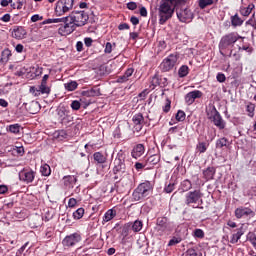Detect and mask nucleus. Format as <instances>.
<instances>
[{
    "label": "nucleus",
    "mask_w": 256,
    "mask_h": 256,
    "mask_svg": "<svg viewBox=\"0 0 256 256\" xmlns=\"http://www.w3.org/2000/svg\"><path fill=\"white\" fill-rule=\"evenodd\" d=\"M229 140L225 137L220 138L216 141V147L217 149H223V147H228Z\"/></svg>",
    "instance_id": "c9c22d12"
},
{
    "label": "nucleus",
    "mask_w": 256,
    "mask_h": 256,
    "mask_svg": "<svg viewBox=\"0 0 256 256\" xmlns=\"http://www.w3.org/2000/svg\"><path fill=\"white\" fill-rule=\"evenodd\" d=\"M177 61H179V55L177 54H170L167 58H165L161 65L160 69L164 72L167 73L168 71H171L175 65H177Z\"/></svg>",
    "instance_id": "9d476101"
},
{
    "label": "nucleus",
    "mask_w": 256,
    "mask_h": 256,
    "mask_svg": "<svg viewBox=\"0 0 256 256\" xmlns=\"http://www.w3.org/2000/svg\"><path fill=\"white\" fill-rule=\"evenodd\" d=\"M194 237H197L198 239H203V237H205V232H203L202 229H196L194 230Z\"/></svg>",
    "instance_id": "603ef678"
},
{
    "label": "nucleus",
    "mask_w": 256,
    "mask_h": 256,
    "mask_svg": "<svg viewBox=\"0 0 256 256\" xmlns=\"http://www.w3.org/2000/svg\"><path fill=\"white\" fill-rule=\"evenodd\" d=\"M132 122L134 123V129L139 133L141 129H143V126L145 125V117H143L142 113H136L132 117Z\"/></svg>",
    "instance_id": "4468645a"
},
{
    "label": "nucleus",
    "mask_w": 256,
    "mask_h": 256,
    "mask_svg": "<svg viewBox=\"0 0 256 256\" xmlns=\"http://www.w3.org/2000/svg\"><path fill=\"white\" fill-rule=\"evenodd\" d=\"M40 173L43 177H49V175H51V166H49V164H43L40 167Z\"/></svg>",
    "instance_id": "f704fd0d"
},
{
    "label": "nucleus",
    "mask_w": 256,
    "mask_h": 256,
    "mask_svg": "<svg viewBox=\"0 0 256 256\" xmlns=\"http://www.w3.org/2000/svg\"><path fill=\"white\" fill-rule=\"evenodd\" d=\"M84 95H86L87 97H97L98 95H100L99 88L94 87V88L84 92Z\"/></svg>",
    "instance_id": "58836bf2"
},
{
    "label": "nucleus",
    "mask_w": 256,
    "mask_h": 256,
    "mask_svg": "<svg viewBox=\"0 0 256 256\" xmlns=\"http://www.w3.org/2000/svg\"><path fill=\"white\" fill-rule=\"evenodd\" d=\"M79 241H81V234L73 233V234L66 236L62 240V245L64 247H75V245H77V243H79Z\"/></svg>",
    "instance_id": "f8f14e48"
},
{
    "label": "nucleus",
    "mask_w": 256,
    "mask_h": 256,
    "mask_svg": "<svg viewBox=\"0 0 256 256\" xmlns=\"http://www.w3.org/2000/svg\"><path fill=\"white\" fill-rule=\"evenodd\" d=\"M11 55H12V54H11V50L5 49V50L2 52L1 61H2L3 63H7V61H9Z\"/></svg>",
    "instance_id": "79ce46f5"
},
{
    "label": "nucleus",
    "mask_w": 256,
    "mask_h": 256,
    "mask_svg": "<svg viewBox=\"0 0 256 256\" xmlns=\"http://www.w3.org/2000/svg\"><path fill=\"white\" fill-rule=\"evenodd\" d=\"M134 71L135 70L133 68H128L125 71L124 75H122L118 78V83H125V81H129V77H131V75H133Z\"/></svg>",
    "instance_id": "393cba45"
},
{
    "label": "nucleus",
    "mask_w": 256,
    "mask_h": 256,
    "mask_svg": "<svg viewBox=\"0 0 256 256\" xmlns=\"http://www.w3.org/2000/svg\"><path fill=\"white\" fill-rule=\"evenodd\" d=\"M247 240L251 242V245H253L254 249L256 250V234L249 232L247 235Z\"/></svg>",
    "instance_id": "a18cd8bd"
},
{
    "label": "nucleus",
    "mask_w": 256,
    "mask_h": 256,
    "mask_svg": "<svg viewBox=\"0 0 256 256\" xmlns=\"http://www.w3.org/2000/svg\"><path fill=\"white\" fill-rule=\"evenodd\" d=\"M30 93H32L34 97H39V95H43V93H41V88L39 86L38 89L35 86H32L30 88Z\"/></svg>",
    "instance_id": "09e8293b"
},
{
    "label": "nucleus",
    "mask_w": 256,
    "mask_h": 256,
    "mask_svg": "<svg viewBox=\"0 0 256 256\" xmlns=\"http://www.w3.org/2000/svg\"><path fill=\"white\" fill-rule=\"evenodd\" d=\"M216 79L219 83H225V81L227 80V77L223 73H218L216 76Z\"/></svg>",
    "instance_id": "6e6d98bb"
},
{
    "label": "nucleus",
    "mask_w": 256,
    "mask_h": 256,
    "mask_svg": "<svg viewBox=\"0 0 256 256\" xmlns=\"http://www.w3.org/2000/svg\"><path fill=\"white\" fill-rule=\"evenodd\" d=\"M215 167H208L206 170L203 171V177L207 181H211L215 177Z\"/></svg>",
    "instance_id": "4be33fe9"
},
{
    "label": "nucleus",
    "mask_w": 256,
    "mask_h": 256,
    "mask_svg": "<svg viewBox=\"0 0 256 256\" xmlns=\"http://www.w3.org/2000/svg\"><path fill=\"white\" fill-rule=\"evenodd\" d=\"M35 175L36 172L33 171L32 169H23L19 172V179L20 181H22L23 183L29 184V183H33V181H35Z\"/></svg>",
    "instance_id": "9b49d317"
},
{
    "label": "nucleus",
    "mask_w": 256,
    "mask_h": 256,
    "mask_svg": "<svg viewBox=\"0 0 256 256\" xmlns=\"http://www.w3.org/2000/svg\"><path fill=\"white\" fill-rule=\"evenodd\" d=\"M183 5H187V0H161L158 8L160 25H165L173 17L175 9H179Z\"/></svg>",
    "instance_id": "f03ea898"
},
{
    "label": "nucleus",
    "mask_w": 256,
    "mask_h": 256,
    "mask_svg": "<svg viewBox=\"0 0 256 256\" xmlns=\"http://www.w3.org/2000/svg\"><path fill=\"white\" fill-rule=\"evenodd\" d=\"M165 193H173L175 191V183H170L164 188Z\"/></svg>",
    "instance_id": "864d4df0"
},
{
    "label": "nucleus",
    "mask_w": 256,
    "mask_h": 256,
    "mask_svg": "<svg viewBox=\"0 0 256 256\" xmlns=\"http://www.w3.org/2000/svg\"><path fill=\"white\" fill-rule=\"evenodd\" d=\"M239 39L244 38L237 32H231L224 35L219 42L220 53L223 55L222 51H225V49H229V47H233V45H235V43H237Z\"/></svg>",
    "instance_id": "423d86ee"
},
{
    "label": "nucleus",
    "mask_w": 256,
    "mask_h": 256,
    "mask_svg": "<svg viewBox=\"0 0 256 256\" xmlns=\"http://www.w3.org/2000/svg\"><path fill=\"white\" fill-rule=\"evenodd\" d=\"M71 108L73 111H79L81 109V102L77 100L72 101Z\"/></svg>",
    "instance_id": "3c124183"
},
{
    "label": "nucleus",
    "mask_w": 256,
    "mask_h": 256,
    "mask_svg": "<svg viewBox=\"0 0 256 256\" xmlns=\"http://www.w3.org/2000/svg\"><path fill=\"white\" fill-rule=\"evenodd\" d=\"M85 215V209L84 208H78L74 213H73V218L76 220L83 219V216Z\"/></svg>",
    "instance_id": "a19ab883"
},
{
    "label": "nucleus",
    "mask_w": 256,
    "mask_h": 256,
    "mask_svg": "<svg viewBox=\"0 0 256 256\" xmlns=\"http://www.w3.org/2000/svg\"><path fill=\"white\" fill-rule=\"evenodd\" d=\"M190 189H193V184L190 182L189 179H186V180L181 182L180 191H182V193L190 191Z\"/></svg>",
    "instance_id": "bb28decb"
},
{
    "label": "nucleus",
    "mask_w": 256,
    "mask_h": 256,
    "mask_svg": "<svg viewBox=\"0 0 256 256\" xmlns=\"http://www.w3.org/2000/svg\"><path fill=\"white\" fill-rule=\"evenodd\" d=\"M6 131L14 135H19V133H21V126L19 124H11L6 127Z\"/></svg>",
    "instance_id": "a878e982"
},
{
    "label": "nucleus",
    "mask_w": 256,
    "mask_h": 256,
    "mask_svg": "<svg viewBox=\"0 0 256 256\" xmlns=\"http://www.w3.org/2000/svg\"><path fill=\"white\" fill-rule=\"evenodd\" d=\"M163 111L164 113H169V111H171V100L166 99V104L163 107Z\"/></svg>",
    "instance_id": "4d7b16f0"
},
{
    "label": "nucleus",
    "mask_w": 256,
    "mask_h": 256,
    "mask_svg": "<svg viewBox=\"0 0 256 256\" xmlns=\"http://www.w3.org/2000/svg\"><path fill=\"white\" fill-rule=\"evenodd\" d=\"M113 51V44L111 42H107L105 45L104 53L110 54Z\"/></svg>",
    "instance_id": "5fc2aeb1"
},
{
    "label": "nucleus",
    "mask_w": 256,
    "mask_h": 256,
    "mask_svg": "<svg viewBox=\"0 0 256 256\" xmlns=\"http://www.w3.org/2000/svg\"><path fill=\"white\" fill-rule=\"evenodd\" d=\"M127 9H129L130 11H135V9H137V3L136 2H128Z\"/></svg>",
    "instance_id": "680f3d73"
},
{
    "label": "nucleus",
    "mask_w": 256,
    "mask_h": 256,
    "mask_svg": "<svg viewBox=\"0 0 256 256\" xmlns=\"http://www.w3.org/2000/svg\"><path fill=\"white\" fill-rule=\"evenodd\" d=\"M57 115L59 121H61L66 115H69V111H67V108H65V106H60L57 109Z\"/></svg>",
    "instance_id": "e433bc0d"
},
{
    "label": "nucleus",
    "mask_w": 256,
    "mask_h": 256,
    "mask_svg": "<svg viewBox=\"0 0 256 256\" xmlns=\"http://www.w3.org/2000/svg\"><path fill=\"white\" fill-rule=\"evenodd\" d=\"M93 157L94 161H96V163H99L100 165H102L103 163H107V157H105V155H103V153L101 152L94 153Z\"/></svg>",
    "instance_id": "c85d7f7f"
},
{
    "label": "nucleus",
    "mask_w": 256,
    "mask_h": 256,
    "mask_svg": "<svg viewBox=\"0 0 256 256\" xmlns=\"http://www.w3.org/2000/svg\"><path fill=\"white\" fill-rule=\"evenodd\" d=\"M209 149V143L207 142H198L196 145L197 153H205Z\"/></svg>",
    "instance_id": "7c9ffc66"
},
{
    "label": "nucleus",
    "mask_w": 256,
    "mask_h": 256,
    "mask_svg": "<svg viewBox=\"0 0 256 256\" xmlns=\"http://www.w3.org/2000/svg\"><path fill=\"white\" fill-rule=\"evenodd\" d=\"M151 191H153V184L149 181H145L139 184L133 191L132 199L133 201H143V199L151 195Z\"/></svg>",
    "instance_id": "7ed1b4c3"
},
{
    "label": "nucleus",
    "mask_w": 256,
    "mask_h": 256,
    "mask_svg": "<svg viewBox=\"0 0 256 256\" xmlns=\"http://www.w3.org/2000/svg\"><path fill=\"white\" fill-rule=\"evenodd\" d=\"M143 155H145V145H135L131 152V156L133 157V159H139V157H143Z\"/></svg>",
    "instance_id": "f3484780"
},
{
    "label": "nucleus",
    "mask_w": 256,
    "mask_h": 256,
    "mask_svg": "<svg viewBox=\"0 0 256 256\" xmlns=\"http://www.w3.org/2000/svg\"><path fill=\"white\" fill-rule=\"evenodd\" d=\"M53 23H63L61 27H67V25H69V16L62 18H53Z\"/></svg>",
    "instance_id": "4c0bfd02"
},
{
    "label": "nucleus",
    "mask_w": 256,
    "mask_h": 256,
    "mask_svg": "<svg viewBox=\"0 0 256 256\" xmlns=\"http://www.w3.org/2000/svg\"><path fill=\"white\" fill-rule=\"evenodd\" d=\"M181 241H182L181 237H173L172 239L169 240L168 247H173L175 245H179V243H181Z\"/></svg>",
    "instance_id": "49530a36"
},
{
    "label": "nucleus",
    "mask_w": 256,
    "mask_h": 256,
    "mask_svg": "<svg viewBox=\"0 0 256 256\" xmlns=\"http://www.w3.org/2000/svg\"><path fill=\"white\" fill-rule=\"evenodd\" d=\"M253 9H255V4H249L247 7L240 9V14L243 15V17H249Z\"/></svg>",
    "instance_id": "cd10ccee"
},
{
    "label": "nucleus",
    "mask_w": 256,
    "mask_h": 256,
    "mask_svg": "<svg viewBox=\"0 0 256 256\" xmlns=\"http://www.w3.org/2000/svg\"><path fill=\"white\" fill-rule=\"evenodd\" d=\"M119 31H125V29H129V24L122 23L118 26Z\"/></svg>",
    "instance_id": "774afa93"
},
{
    "label": "nucleus",
    "mask_w": 256,
    "mask_h": 256,
    "mask_svg": "<svg viewBox=\"0 0 256 256\" xmlns=\"http://www.w3.org/2000/svg\"><path fill=\"white\" fill-rule=\"evenodd\" d=\"M235 217L237 219H243V217H255V212L251 208L239 207L235 210Z\"/></svg>",
    "instance_id": "ddd939ff"
},
{
    "label": "nucleus",
    "mask_w": 256,
    "mask_h": 256,
    "mask_svg": "<svg viewBox=\"0 0 256 256\" xmlns=\"http://www.w3.org/2000/svg\"><path fill=\"white\" fill-rule=\"evenodd\" d=\"M76 50H77L79 53H81V51H83V42L78 41V42L76 43Z\"/></svg>",
    "instance_id": "338daca9"
},
{
    "label": "nucleus",
    "mask_w": 256,
    "mask_h": 256,
    "mask_svg": "<svg viewBox=\"0 0 256 256\" xmlns=\"http://www.w3.org/2000/svg\"><path fill=\"white\" fill-rule=\"evenodd\" d=\"M176 15L181 23H191L195 17L193 11H191L190 8L185 5L176 8Z\"/></svg>",
    "instance_id": "6e6552de"
},
{
    "label": "nucleus",
    "mask_w": 256,
    "mask_h": 256,
    "mask_svg": "<svg viewBox=\"0 0 256 256\" xmlns=\"http://www.w3.org/2000/svg\"><path fill=\"white\" fill-rule=\"evenodd\" d=\"M131 229L134 231V233H139L141 229H143V221L136 220L131 224Z\"/></svg>",
    "instance_id": "2f4dec72"
},
{
    "label": "nucleus",
    "mask_w": 256,
    "mask_h": 256,
    "mask_svg": "<svg viewBox=\"0 0 256 256\" xmlns=\"http://www.w3.org/2000/svg\"><path fill=\"white\" fill-rule=\"evenodd\" d=\"M219 0H198V7L201 9H206V7H210V5H217Z\"/></svg>",
    "instance_id": "b1692460"
},
{
    "label": "nucleus",
    "mask_w": 256,
    "mask_h": 256,
    "mask_svg": "<svg viewBox=\"0 0 256 256\" xmlns=\"http://www.w3.org/2000/svg\"><path fill=\"white\" fill-rule=\"evenodd\" d=\"M184 203L188 207H193V209H199V206L196 205L203 204V193L201 192V190H193L187 192L185 194Z\"/></svg>",
    "instance_id": "39448f33"
},
{
    "label": "nucleus",
    "mask_w": 256,
    "mask_h": 256,
    "mask_svg": "<svg viewBox=\"0 0 256 256\" xmlns=\"http://www.w3.org/2000/svg\"><path fill=\"white\" fill-rule=\"evenodd\" d=\"M159 161H161V156L159 154H154L148 157L145 165L148 169H153V166L157 165Z\"/></svg>",
    "instance_id": "6ab92c4d"
},
{
    "label": "nucleus",
    "mask_w": 256,
    "mask_h": 256,
    "mask_svg": "<svg viewBox=\"0 0 256 256\" xmlns=\"http://www.w3.org/2000/svg\"><path fill=\"white\" fill-rule=\"evenodd\" d=\"M89 21V14L85 11H74L68 16V24L66 26H60L58 29L59 35L65 37L71 35L77 27H83L87 25Z\"/></svg>",
    "instance_id": "f257e3e1"
},
{
    "label": "nucleus",
    "mask_w": 256,
    "mask_h": 256,
    "mask_svg": "<svg viewBox=\"0 0 256 256\" xmlns=\"http://www.w3.org/2000/svg\"><path fill=\"white\" fill-rule=\"evenodd\" d=\"M75 0H59L55 6V14L57 17H62L65 13H69L73 9Z\"/></svg>",
    "instance_id": "1a4fd4ad"
},
{
    "label": "nucleus",
    "mask_w": 256,
    "mask_h": 256,
    "mask_svg": "<svg viewBox=\"0 0 256 256\" xmlns=\"http://www.w3.org/2000/svg\"><path fill=\"white\" fill-rule=\"evenodd\" d=\"M189 75V66L187 65H182L179 69H178V77H180L181 79H183V77H187Z\"/></svg>",
    "instance_id": "72a5a7b5"
},
{
    "label": "nucleus",
    "mask_w": 256,
    "mask_h": 256,
    "mask_svg": "<svg viewBox=\"0 0 256 256\" xmlns=\"http://www.w3.org/2000/svg\"><path fill=\"white\" fill-rule=\"evenodd\" d=\"M231 25L232 27H241V25H243V19L239 17V14L231 16Z\"/></svg>",
    "instance_id": "c756f323"
},
{
    "label": "nucleus",
    "mask_w": 256,
    "mask_h": 256,
    "mask_svg": "<svg viewBox=\"0 0 256 256\" xmlns=\"http://www.w3.org/2000/svg\"><path fill=\"white\" fill-rule=\"evenodd\" d=\"M84 44H85V46L86 47H91V45H93V39H91V38H85L84 39Z\"/></svg>",
    "instance_id": "0e129e2a"
},
{
    "label": "nucleus",
    "mask_w": 256,
    "mask_h": 256,
    "mask_svg": "<svg viewBox=\"0 0 256 256\" xmlns=\"http://www.w3.org/2000/svg\"><path fill=\"white\" fill-rule=\"evenodd\" d=\"M77 206V199L75 198H70L68 201V207H70V209H73V207Z\"/></svg>",
    "instance_id": "bf43d9fd"
},
{
    "label": "nucleus",
    "mask_w": 256,
    "mask_h": 256,
    "mask_svg": "<svg viewBox=\"0 0 256 256\" xmlns=\"http://www.w3.org/2000/svg\"><path fill=\"white\" fill-rule=\"evenodd\" d=\"M155 231L159 237H163V235H168V233H171V222H169V218L158 217L156 219Z\"/></svg>",
    "instance_id": "0eeeda50"
},
{
    "label": "nucleus",
    "mask_w": 256,
    "mask_h": 256,
    "mask_svg": "<svg viewBox=\"0 0 256 256\" xmlns=\"http://www.w3.org/2000/svg\"><path fill=\"white\" fill-rule=\"evenodd\" d=\"M248 117H255V104L249 102L246 106Z\"/></svg>",
    "instance_id": "ea45409f"
},
{
    "label": "nucleus",
    "mask_w": 256,
    "mask_h": 256,
    "mask_svg": "<svg viewBox=\"0 0 256 256\" xmlns=\"http://www.w3.org/2000/svg\"><path fill=\"white\" fill-rule=\"evenodd\" d=\"M77 87H79V84H77L75 81H71L65 84L66 91H75Z\"/></svg>",
    "instance_id": "37998d69"
},
{
    "label": "nucleus",
    "mask_w": 256,
    "mask_h": 256,
    "mask_svg": "<svg viewBox=\"0 0 256 256\" xmlns=\"http://www.w3.org/2000/svg\"><path fill=\"white\" fill-rule=\"evenodd\" d=\"M32 23H37V21H43V16H40L39 14H35L31 17Z\"/></svg>",
    "instance_id": "052dcab7"
},
{
    "label": "nucleus",
    "mask_w": 256,
    "mask_h": 256,
    "mask_svg": "<svg viewBox=\"0 0 256 256\" xmlns=\"http://www.w3.org/2000/svg\"><path fill=\"white\" fill-rule=\"evenodd\" d=\"M25 35H27V31L23 26H15L12 30V37L14 39H25Z\"/></svg>",
    "instance_id": "a211bd4d"
},
{
    "label": "nucleus",
    "mask_w": 256,
    "mask_h": 256,
    "mask_svg": "<svg viewBox=\"0 0 256 256\" xmlns=\"http://www.w3.org/2000/svg\"><path fill=\"white\" fill-rule=\"evenodd\" d=\"M238 51H246L247 53H251L253 51V48H251L249 45L239 46Z\"/></svg>",
    "instance_id": "13d9d810"
},
{
    "label": "nucleus",
    "mask_w": 256,
    "mask_h": 256,
    "mask_svg": "<svg viewBox=\"0 0 256 256\" xmlns=\"http://www.w3.org/2000/svg\"><path fill=\"white\" fill-rule=\"evenodd\" d=\"M243 235H245V231H243V227L238 228L236 230V233L232 234L231 239H230V243L235 245V243H238L239 239H241V237H243Z\"/></svg>",
    "instance_id": "412c9836"
},
{
    "label": "nucleus",
    "mask_w": 256,
    "mask_h": 256,
    "mask_svg": "<svg viewBox=\"0 0 256 256\" xmlns=\"http://www.w3.org/2000/svg\"><path fill=\"white\" fill-rule=\"evenodd\" d=\"M60 123L66 126L71 125V123H73V117L69 114H66L65 117L60 120Z\"/></svg>",
    "instance_id": "c03bdc74"
},
{
    "label": "nucleus",
    "mask_w": 256,
    "mask_h": 256,
    "mask_svg": "<svg viewBox=\"0 0 256 256\" xmlns=\"http://www.w3.org/2000/svg\"><path fill=\"white\" fill-rule=\"evenodd\" d=\"M187 255L188 256H199V254H197V251L195 250V248H190L187 250Z\"/></svg>",
    "instance_id": "e2e57ef3"
},
{
    "label": "nucleus",
    "mask_w": 256,
    "mask_h": 256,
    "mask_svg": "<svg viewBox=\"0 0 256 256\" xmlns=\"http://www.w3.org/2000/svg\"><path fill=\"white\" fill-rule=\"evenodd\" d=\"M130 23H132V25H139V18H137V16H132L130 18Z\"/></svg>",
    "instance_id": "69168bd1"
},
{
    "label": "nucleus",
    "mask_w": 256,
    "mask_h": 256,
    "mask_svg": "<svg viewBox=\"0 0 256 256\" xmlns=\"http://www.w3.org/2000/svg\"><path fill=\"white\" fill-rule=\"evenodd\" d=\"M63 181L65 187H68V189H73L75 187V184L77 183V177L73 175L64 176Z\"/></svg>",
    "instance_id": "aec40b11"
},
{
    "label": "nucleus",
    "mask_w": 256,
    "mask_h": 256,
    "mask_svg": "<svg viewBox=\"0 0 256 256\" xmlns=\"http://www.w3.org/2000/svg\"><path fill=\"white\" fill-rule=\"evenodd\" d=\"M38 87L40 88L42 95H49L51 93V86H49L47 82H41Z\"/></svg>",
    "instance_id": "473e14b6"
},
{
    "label": "nucleus",
    "mask_w": 256,
    "mask_h": 256,
    "mask_svg": "<svg viewBox=\"0 0 256 256\" xmlns=\"http://www.w3.org/2000/svg\"><path fill=\"white\" fill-rule=\"evenodd\" d=\"M185 117V112L183 110H178V112L176 113V120H178L179 122L185 121Z\"/></svg>",
    "instance_id": "8fccbe9b"
},
{
    "label": "nucleus",
    "mask_w": 256,
    "mask_h": 256,
    "mask_svg": "<svg viewBox=\"0 0 256 256\" xmlns=\"http://www.w3.org/2000/svg\"><path fill=\"white\" fill-rule=\"evenodd\" d=\"M113 173L117 175V173H125V159L121 156H118L114 160V168Z\"/></svg>",
    "instance_id": "2eb2a0df"
},
{
    "label": "nucleus",
    "mask_w": 256,
    "mask_h": 256,
    "mask_svg": "<svg viewBox=\"0 0 256 256\" xmlns=\"http://www.w3.org/2000/svg\"><path fill=\"white\" fill-rule=\"evenodd\" d=\"M246 26L251 27L253 31H255L256 29L255 14H253V16L248 21H246Z\"/></svg>",
    "instance_id": "de8ad7c7"
},
{
    "label": "nucleus",
    "mask_w": 256,
    "mask_h": 256,
    "mask_svg": "<svg viewBox=\"0 0 256 256\" xmlns=\"http://www.w3.org/2000/svg\"><path fill=\"white\" fill-rule=\"evenodd\" d=\"M206 115L207 118L212 121L215 127H217V129H219L220 131H223V129L227 127V122L223 120V117L221 116L219 111H217V108H215V106H209L206 109Z\"/></svg>",
    "instance_id": "20e7f679"
},
{
    "label": "nucleus",
    "mask_w": 256,
    "mask_h": 256,
    "mask_svg": "<svg viewBox=\"0 0 256 256\" xmlns=\"http://www.w3.org/2000/svg\"><path fill=\"white\" fill-rule=\"evenodd\" d=\"M115 217H117V211L115 209H109L103 216V223H109Z\"/></svg>",
    "instance_id": "5701e85b"
},
{
    "label": "nucleus",
    "mask_w": 256,
    "mask_h": 256,
    "mask_svg": "<svg viewBox=\"0 0 256 256\" xmlns=\"http://www.w3.org/2000/svg\"><path fill=\"white\" fill-rule=\"evenodd\" d=\"M201 97H203V92L194 90L186 94L185 101L187 105H193V103H195V99H201Z\"/></svg>",
    "instance_id": "dca6fc26"
}]
</instances>
